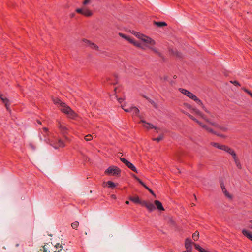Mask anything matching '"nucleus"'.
Here are the masks:
<instances>
[{
    "mask_svg": "<svg viewBox=\"0 0 252 252\" xmlns=\"http://www.w3.org/2000/svg\"><path fill=\"white\" fill-rule=\"evenodd\" d=\"M192 245H193V243L192 242L191 240L189 238H187L185 241V246L186 250H192Z\"/></svg>",
    "mask_w": 252,
    "mask_h": 252,
    "instance_id": "obj_11",
    "label": "nucleus"
},
{
    "mask_svg": "<svg viewBox=\"0 0 252 252\" xmlns=\"http://www.w3.org/2000/svg\"><path fill=\"white\" fill-rule=\"evenodd\" d=\"M207 252L206 251H205L204 249L202 250V252Z\"/></svg>",
    "mask_w": 252,
    "mask_h": 252,
    "instance_id": "obj_64",
    "label": "nucleus"
},
{
    "mask_svg": "<svg viewBox=\"0 0 252 252\" xmlns=\"http://www.w3.org/2000/svg\"><path fill=\"white\" fill-rule=\"evenodd\" d=\"M131 112L132 113L133 115H135L137 116L139 118H141V116L138 115L139 113V110L137 108H136V107H131Z\"/></svg>",
    "mask_w": 252,
    "mask_h": 252,
    "instance_id": "obj_17",
    "label": "nucleus"
},
{
    "mask_svg": "<svg viewBox=\"0 0 252 252\" xmlns=\"http://www.w3.org/2000/svg\"><path fill=\"white\" fill-rule=\"evenodd\" d=\"M92 136L91 135H87L85 136V140L87 141H90L92 139Z\"/></svg>",
    "mask_w": 252,
    "mask_h": 252,
    "instance_id": "obj_41",
    "label": "nucleus"
},
{
    "mask_svg": "<svg viewBox=\"0 0 252 252\" xmlns=\"http://www.w3.org/2000/svg\"><path fill=\"white\" fill-rule=\"evenodd\" d=\"M140 122L144 124V126L147 128H153L154 127V126L152 124L149 123H146L143 120H141Z\"/></svg>",
    "mask_w": 252,
    "mask_h": 252,
    "instance_id": "obj_20",
    "label": "nucleus"
},
{
    "mask_svg": "<svg viewBox=\"0 0 252 252\" xmlns=\"http://www.w3.org/2000/svg\"><path fill=\"white\" fill-rule=\"evenodd\" d=\"M118 100L120 103H121L123 101V99L122 98H118Z\"/></svg>",
    "mask_w": 252,
    "mask_h": 252,
    "instance_id": "obj_54",
    "label": "nucleus"
},
{
    "mask_svg": "<svg viewBox=\"0 0 252 252\" xmlns=\"http://www.w3.org/2000/svg\"><path fill=\"white\" fill-rule=\"evenodd\" d=\"M154 24L155 25H156L159 27H164V26H167L166 23H165L164 22H156V21H155L154 22Z\"/></svg>",
    "mask_w": 252,
    "mask_h": 252,
    "instance_id": "obj_24",
    "label": "nucleus"
},
{
    "mask_svg": "<svg viewBox=\"0 0 252 252\" xmlns=\"http://www.w3.org/2000/svg\"><path fill=\"white\" fill-rule=\"evenodd\" d=\"M53 100L55 104L58 105L60 107V110L66 114L68 118L71 119H75L77 116V114L71 110L65 103L62 102L58 98H54Z\"/></svg>",
    "mask_w": 252,
    "mask_h": 252,
    "instance_id": "obj_1",
    "label": "nucleus"
},
{
    "mask_svg": "<svg viewBox=\"0 0 252 252\" xmlns=\"http://www.w3.org/2000/svg\"><path fill=\"white\" fill-rule=\"evenodd\" d=\"M143 96L144 98H145L146 99H147V100H149V98H148L146 96H145V95H143Z\"/></svg>",
    "mask_w": 252,
    "mask_h": 252,
    "instance_id": "obj_60",
    "label": "nucleus"
},
{
    "mask_svg": "<svg viewBox=\"0 0 252 252\" xmlns=\"http://www.w3.org/2000/svg\"><path fill=\"white\" fill-rule=\"evenodd\" d=\"M149 101L150 102V103L153 105V106L156 108H158V105L155 103L153 100H152L151 99H149Z\"/></svg>",
    "mask_w": 252,
    "mask_h": 252,
    "instance_id": "obj_38",
    "label": "nucleus"
},
{
    "mask_svg": "<svg viewBox=\"0 0 252 252\" xmlns=\"http://www.w3.org/2000/svg\"><path fill=\"white\" fill-rule=\"evenodd\" d=\"M154 128H155V129L156 130V131H157V132H158V130H159V128H158V127H155V126H154Z\"/></svg>",
    "mask_w": 252,
    "mask_h": 252,
    "instance_id": "obj_53",
    "label": "nucleus"
},
{
    "mask_svg": "<svg viewBox=\"0 0 252 252\" xmlns=\"http://www.w3.org/2000/svg\"><path fill=\"white\" fill-rule=\"evenodd\" d=\"M143 96L144 98H145L146 99H147V100H149V98H148L146 96H145V95H143Z\"/></svg>",
    "mask_w": 252,
    "mask_h": 252,
    "instance_id": "obj_61",
    "label": "nucleus"
},
{
    "mask_svg": "<svg viewBox=\"0 0 252 252\" xmlns=\"http://www.w3.org/2000/svg\"><path fill=\"white\" fill-rule=\"evenodd\" d=\"M121 172V170L118 167L112 166L109 167L106 171L105 173L113 175H118Z\"/></svg>",
    "mask_w": 252,
    "mask_h": 252,
    "instance_id": "obj_3",
    "label": "nucleus"
},
{
    "mask_svg": "<svg viewBox=\"0 0 252 252\" xmlns=\"http://www.w3.org/2000/svg\"><path fill=\"white\" fill-rule=\"evenodd\" d=\"M46 246V245L43 246V250H41L40 251H38V252H50V251L48 250Z\"/></svg>",
    "mask_w": 252,
    "mask_h": 252,
    "instance_id": "obj_36",
    "label": "nucleus"
},
{
    "mask_svg": "<svg viewBox=\"0 0 252 252\" xmlns=\"http://www.w3.org/2000/svg\"><path fill=\"white\" fill-rule=\"evenodd\" d=\"M129 202L128 201H126V204H129Z\"/></svg>",
    "mask_w": 252,
    "mask_h": 252,
    "instance_id": "obj_63",
    "label": "nucleus"
},
{
    "mask_svg": "<svg viewBox=\"0 0 252 252\" xmlns=\"http://www.w3.org/2000/svg\"><path fill=\"white\" fill-rule=\"evenodd\" d=\"M237 167L239 168V169H241L242 168V166H241V164L240 163V162L239 161V159L238 160H236L235 161H234Z\"/></svg>",
    "mask_w": 252,
    "mask_h": 252,
    "instance_id": "obj_34",
    "label": "nucleus"
},
{
    "mask_svg": "<svg viewBox=\"0 0 252 252\" xmlns=\"http://www.w3.org/2000/svg\"><path fill=\"white\" fill-rule=\"evenodd\" d=\"M242 233L245 236L252 241V234L251 232L246 230H243Z\"/></svg>",
    "mask_w": 252,
    "mask_h": 252,
    "instance_id": "obj_21",
    "label": "nucleus"
},
{
    "mask_svg": "<svg viewBox=\"0 0 252 252\" xmlns=\"http://www.w3.org/2000/svg\"><path fill=\"white\" fill-rule=\"evenodd\" d=\"M50 145L52 146L54 148L58 149L59 148H62L65 146L63 141L59 139L57 141H50Z\"/></svg>",
    "mask_w": 252,
    "mask_h": 252,
    "instance_id": "obj_6",
    "label": "nucleus"
},
{
    "mask_svg": "<svg viewBox=\"0 0 252 252\" xmlns=\"http://www.w3.org/2000/svg\"><path fill=\"white\" fill-rule=\"evenodd\" d=\"M199 232L198 231H195L193 234H192V238L194 241H197L199 238Z\"/></svg>",
    "mask_w": 252,
    "mask_h": 252,
    "instance_id": "obj_27",
    "label": "nucleus"
},
{
    "mask_svg": "<svg viewBox=\"0 0 252 252\" xmlns=\"http://www.w3.org/2000/svg\"><path fill=\"white\" fill-rule=\"evenodd\" d=\"M122 107L124 110V111L126 112H131V107H130L129 108H127V109L125 108L123 106H122Z\"/></svg>",
    "mask_w": 252,
    "mask_h": 252,
    "instance_id": "obj_46",
    "label": "nucleus"
},
{
    "mask_svg": "<svg viewBox=\"0 0 252 252\" xmlns=\"http://www.w3.org/2000/svg\"><path fill=\"white\" fill-rule=\"evenodd\" d=\"M71 225L73 229H76L79 225V222L78 221H75L73 222Z\"/></svg>",
    "mask_w": 252,
    "mask_h": 252,
    "instance_id": "obj_32",
    "label": "nucleus"
},
{
    "mask_svg": "<svg viewBox=\"0 0 252 252\" xmlns=\"http://www.w3.org/2000/svg\"><path fill=\"white\" fill-rule=\"evenodd\" d=\"M82 15L87 17H89L92 16V12L90 10L87 8H83V12Z\"/></svg>",
    "mask_w": 252,
    "mask_h": 252,
    "instance_id": "obj_22",
    "label": "nucleus"
},
{
    "mask_svg": "<svg viewBox=\"0 0 252 252\" xmlns=\"http://www.w3.org/2000/svg\"><path fill=\"white\" fill-rule=\"evenodd\" d=\"M154 202H155V205L156 206L157 209H158L159 210H161V211L164 210V209L161 203L159 201L155 200Z\"/></svg>",
    "mask_w": 252,
    "mask_h": 252,
    "instance_id": "obj_19",
    "label": "nucleus"
},
{
    "mask_svg": "<svg viewBox=\"0 0 252 252\" xmlns=\"http://www.w3.org/2000/svg\"><path fill=\"white\" fill-rule=\"evenodd\" d=\"M234 152V151L231 148H229L228 149H227V151L226 152H227L228 153L230 154V155H231L233 152Z\"/></svg>",
    "mask_w": 252,
    "mask_h": 252,
    "instance_id": "obj_47",
    "label": "nucleus"
},
{
    "mask_svg": "<svg viewBox=\"0 0 252 252\" xmlns=\"http://www.w3.org/2000/svg\"><path fill=\"white\" fill-rule=\"evenodd\" d=\"M89 46H90L93 49H95L96 50H99V47L94 43H90V45Z\"/></svg>",
    "mask_w": 252,
    "mask_h": 252,
    "instance_id": "obj_29",
    "label": "nucleus"
},
{
    "mask_svg": "<svg viewBox=\"0 0 252 252\" xmlns=\"http://www.w3.org/2000/svg\"><path fill=\"white\" fill-rule=\"evenodd\" d=\"M91 2V0H85L83 2V4L84 5L90 4Z\"/></svg>",
    "mask_w": 252,
    "mask_h": 252,
    "instance_id": "obj_42",
    "label": "nucleus"
},
{
    "mask_svg": "<svg viewBox=\"0 0 252 252\" xmlns=\"http://www.w3.org/2000/svg\"><path fill=\"white\" fill-rule=\"evenodd\" d=\"M107 184L109 188H113L117 186V184L110 181H108Z\"/></svg>",
    "mask_w": 252,
    "mask_h": 252,
    "instance_id": "obj_28",
    "label": "nucleus"
},
{
    "mask_svg": "<svg viewBox=\"0 0 252 252\" xmlns=\"http://www.w3.org/2000/svg\"><path fill=\"white\" fill-rule=\"evenodd\" d=\"M122 154L121 153H119L117 154V157H120V156H122Z\"/></svg>",
    "mask_w": 252,
    "mask_h": 252,
    "instance_id": "obj_56",
    "label": "nucleus"
},
{
    "mask_svg": "<svg viewBox=\"0 0 252 252\" xmlns=\"http://www.w3.org/2000/svg\"><path fill=\"white\" fill-rule=\"evenodd\" d=\"M209 124H210V125H211L217 128H219L223 131H226L227 130V128L226 127L221 126L220 125H219V124H217L216 123L212 122L211 121L210 122Z\"/></svg>",
    "mask_w": 252,
    "mask_h": 252,
    "instance_id": "obj_10",
    "label": "nucleus"
},
{
    "mask_svg": "<svg viewBox=\"0 0 252 252\" xmlns=\"http://www.w3.org/2000/svg\"><path fill=\"white\" fill-rule=\"evenodd\" d=\"M229 147H228V146H226L225 145H222L221 146V147H220V149L221 150H224L226 152L227 151V149L229 148Z\"/></svg>",
    "mask_w": 252,
    "mask_h": 252,
    "instance_id": "obj_37",
    "label": "nucleus"
},
{
    "mask_svg": "<svg viewBox=\"0 0 252 252\" xmlns=\"http://www.w3.org/2000/svg\"><path fill=\"white\" fill-rule=\"evenodd\" d=\"M231 155L232 156L233 158V159H234V161H235L236 160H238V159H238V157H237V155H236V153H235V152H234L231 154Z\"/></svg>",
    "mask_w": 252,
    "mask_h": 252,
    "instance_id": "obj_39",
    "label": "nucleus"
},
{
    "mask_svg": "<svg viewBox=\"0 0 252 252\" xmlns=\"http://www.w3.org/2000/svg\"><path fill=\"white\" fill-rule=\"evenodd\" d=\"M215 134L218 136L221 137H225V136L224 135L220 134L219 133H217V132H216V134Z\"/></svg>",
    "mask_w": 252,
    "mask_h": 252,
    "instance_id": "obj_51",
    "label": "nucleus"
},
{
    "mask_svg": "<svg viewBox=\"0 0 252 252\" xmlns=\"http://www.w3.org/2000/svg\"><path fill=\"white\" fill-rule=\"evenodd\" d=\"M186 115H187L189 118H190L191 120H192L193 121H194L195 120V118L193 117L192 115H190L188 113H187V112H184Z\"/></svg>",
    "mask_w": 252,
    "mask_h": 252,
    "instance_id": "obj_40",
    "label": "nucleus"
},
{
    "mask_svg": "<svg viewBox=\"0 0 252 252\" xmlns=\"http://www.w3.org/2000/svg\"><path fill=\"white\" fill-rule=\"evenodd\" d=\"M121 161L123 162L128 168L132 170L133 171L138 173L136 167L134 166V165L128 161L127 160L125 159V158L120 157Z\"/></svg>",
    "mask_w": 252,
    "mask_h": 252,
    "instance_id": "obj_4",
    "label": "nucleus"
},
{
    "mask_svg": "<svg viewBox=\"0 0 252 252\" xmlns=\"http://www.w3.org/2000/svg\"><path fill=\"white\" fill-rule=\"evenodd\" d=\"M149 49H151L154 52L160 55V53L158 52V50L154 47H153V46H149Z\"/></svg>",
    "mask_w": 252,
    "mask_h": 252,
    "instance_id": "obj_30",
    "label": "nucleus"
},
{
    "mask_svg": "<svg viewBox=\"0 0 252 252\" xmlns=\"http://www.w3.org/2000/svg\"><path fill=\"white\" fill-rule=\"evenodd\" d=\"M221 188L222 189V190L225 195L229 199L232 198V196L226 190L224 185L223 183L221 184Z\"/></svg>",
    "mask_w": 252,
    "mask_h": 252,
    "instance_id": "obj_15",
    "label": "nucleus"
},
{
    "mask_svg": "<svg viewBox=\"0 0 252 252\" xmlns=\"http://www.w3.org/2000/svg\"><path fill=\"white\" fill-rule=\"evenodd\" d=\"M130 43L133 44L135 46L139 47L141 49H145L144 47H143V46H142L141 43L135 42L133 40H132V42H130Z\"/></svg>",
    "mask_w": 252,
    "mask_h": 252,
    "instance_id": "obj_25",
    "label": "nucleus"
},
{
    "mask_svg": "<svg viewBox=\"0 0 252 252\" xmlns=\"http://www.w3.org/2000/svg\"><path fill=\"white\" fill-rule=\"evenodd\" d=\"M200 105L201 106V107H202V108L204 110V111H205L206 112H207V113H208V114H210V112H209V111H208L207 110V109H206V108L204 106V105H203V104H202V105Z\"/></svg>",
    "mask_w": 252,
    "mask_h": 252,
    "instance_id": "obj_50",
    "label": "nucleus"
},
{
    "mask_svg": "<svg viewBox=\"0 0 252 252\" xmlns=\"http://www.w3.org/2000/svg\"><path fill=\"white\" fill-rule=\"evenodd\" d=\"M195 114L200 116L203 119H204L207 123L209 124L211 120L208 118H207L203 114H202L201 112L196 109H193Z\"/></svg>",
    "mask_w": 252,
    "mask_h": 252,
    "instance_id": "obj_12",
    "label": "nucleus"
},
{
    "mask_svg": "<svg viewBox=\"0 0 252 252\" xmlns=\"http://www.w3.org/2000/svg\"><path fill=\"white\" fill-rule=\"evenodd\" d=\"M164 81H168V76L167 75H164L163 77L161 78Z\"/></svg>",
    "mask_w": 252,
    "mask_h": 252,
    "instance_id": "obj_49",
    "label": "nucleus"
},
{
    "mask_svg": "<svg viewBox=\"0 0 252 252\" xmlns=\"http://www.w3.org/2000/svg\"><path fill=\"white\" fill-rule=\"evenodd\" d=\"M211 145L214 147H215L218 149H220L221 146L222 145H220L219 144L215 142H211Z\"/></svg>",
    "mask_w": 252,
    "mask_h": 252,
    "instance_id": "obj_31",
    "label": "nucleus"
},
{
    "mask_svg": "<svg viewBox=\"0 0 252 252\" xmlns=\"http://www.w3.org/2000/svg\"><path fill=\"white\" fill-rule=\"evenodd\" d=\"M186 105L188 107V108H190V106L189 104H186Z\"/></svg>",
    "mask_w": 252,
    "mask_h": 252,
    "instance_id": "obj_62",
    "label": "nucleus"
},
{
    "mask_svg": "<svg viewBox=\"0 0 252 252\" xmlns=\"http://www.w3.org/2000/svg\"><path fill=\"white\" fill-rule=\"evenodd\" d=\"M76 12L83 14V8H78L76 10Z\"/></svg>",
    "mask_w": 252,
    "mask_h": 252,
    "instance_id": "obj_44",
    "label": "nucleus"
},
{
    "mask_svg": "<svg viewBox=\"0 0 252 252\" xmlns=\"http://www.w3.org/2000/svg\"><path fill=\"white\" fill-rule=\"evenodd\" d=\"M243 90L246 93H247L249 94H250L251 97H252V93L248 89H246L245 88H243Z\"/></svg>",
    "mask_w": 252,
    "mask_h": 252,
    "instance_id": "obj_43",
    "label": "nucleus"
},
{
    "mask_svg": "<svg viewBox=\"0 0 252 252\" xmlns=\"http://www.w3.org/2000/svg\"><path fill=\"white\" fill-rule=\"evenodd\" d=\"M0 98L3 102V103H4L5 106L7 109V110H8V106L9 105V100L4 95L1 94L0 95Z\"/></svg>",
    "mask_w": 252,
    "mask_h": 252,
    "instance_id": "obj_13",
    "label": "nucleus"
},
{
    "mask_svg": "<svg viewBox=\"0 0 252 252\" xmlns=\"http://www.w3.org/2000/svg\"><path fill=\"white\" fill-rule=\"evenodd\" d=\"M175 55H176L177 56L179 57H181V55H180V53L179 52H178V51H176V52H175Z\"/></svg>",
    "mask_w": 252,
    "mask_h": 252,
    "instance_id": "obj_52",
    "label": "nucleus"
},
{
    "mask_svg": "<svg viewBox=\"0 0 252 252\" xmlns=\"http://www.w3.org/2000/svg\"><path fill=\"white\" fill-rule=\"evenodd\" d=\"M83 42H84V43L87 44L89 46H90V43H91V42L90 41H89V40H88L87 39H83Z\"/></svg>",
    "mask_w": 252,
    "mask_h": 252,
    "instance_id": "obj_48",
    "label": "nucleus"
},
{
    "mask_svg": "<svg viewBox=\"0 0 252 252\" xmlns=\"http://www.w3.org/2000/svg\"><path fill=\"white\" fill-rule=\"evenodd\" d=\"M142 41L145 43V46L149 48V46H154L156 43L153 39L146 35L144 36Z\"/></svg>",
    "mask_w": 252,
    "mask_h": 252,
    "instance_id": "obj_5",
    "label": "nucleus"
},
{
    "mask_svg": "<svg viewBox=\"0 0 252 252\" xmlns=\"http://www.w3.org/2000/svg\"><path fill=\"white\" fill-rule=\"evenodd\" d=\"M128 198L130 201L135 203H139L141 204V202H142L140 201L139 197L137 196L134 197L130 196Z\"/></svg>",
    "mask_w": 252,
    "mask_h": 252,
    "instance_id": "obj_18",
    "label": "nucleus"
},
{
    "mask_svg": "<svg viewBox=\"0 0 252 252\" xmlns=\"http://www.w3.org/2000/svg\"><path fill=\"white\" fill-rule=\"evenodd\" d=\"M163 139V135H161L158 137L153 138V140L154 141H156L157 142H159L160 141L162 140Z\"/></svg>",
    "mask_w": 252,
    "mask_h": 252,
    "instance_id": "obj_33",
    "label": "nucleus"
},
{
    "mask_svg": "<svg viewBox=\"0 0 252 252\" xmlns=\"http://www.w3.org/2000/svg\"><path fill=\"white\" fill-rule=\"evenodd\" d=\"M133 177L141 185H142L145 189H146L153 195H154V196H155V193H154V192L150 189H149L147 186H146L145 184L141 181L140 180L137 176H136L135 175H132Z\"/></svg>",
    "mask_w": 252,
    "mask_h": 252,
    "instance_id": "obj_8",
    "label": "nucleus"
},
{
    "mask_svg": "<svg viewBox=\"0 0 252 252\" xmlns=\"http://www.w3.org/2000/svg\"><path fill=\"white\" fill-rule=\"evenodd\" d=\"M119 35L122 37V38H125V39L128 40L129 42H132V39L130 38L128 36H126V35H125V34L122 33H119Z\"/></svg>",
    "mask_w": 252,
    "mask_h": 252,
    "instance_id": "obj_26",
    "label": "nucleus"
},
{
    "mask_svg": "<svg viewBox=\"0 0 252 252\" xmlns=\"http://www.w3.org/2000/svg\"><path fill=\"white\" fill-rule=\"evenodd\" d=\"M194 121L197 124H198L201 127L204 128L207 131L213 134H216V132L212 128L208 126L203 124L202 123L198 121L196 119H195V120H194Z\"/></svg>",
    "mask_w": 252,
    "mask_h": 252,
    "instance_id": "obj_7",
    "label": "nucleus"
},
{
    "mask_svg": "<svg viewBox=\"0 0 252 252\" xmlns=\"http://www.w3.org/2000/svg\"><path fill=\"white\" fill-rule=\"evenodd\" d=\"M55 247L56 250L54 251V252H66L65 250L63 249L62 245L59 243H57L55 246Z\"/></svg>",
    "mask_w": 252,
    "mask_h": 252,
    "instance_id": "obj_16",
    "label": "nucleus"
},
{
    "mask_svg": "<svg viewBox=\"0 0 252 252\" xmlns=\"http://www.w3.org/2000/svg\"><path fill=\"white\" fill-rule=\"evenodd\" d=\"M111 197L114 199H116V197L115 195H112Z\"/></svg>",
    "mask_w": 252,
    "mask_h": 252,
    "instance_id": "obj_59",
    "label": "nucleus"
},
{
    "mask_svg": "<svg viewBox=\"0 0 252 252\" xmlns=\"http://www.w3.org/2000/svg\"><path fill=\"white\" fill-rule=\"evenodd\" d=\"M43 130H44V132H46L48 131V129L47 128H46V127H44L43 128Z\"/></svg>",
    "mask_w": 252,
    "mask_h": 252,
    "instance_id": "obj_57",
    "label": "nucleus"
},
{
    "mask_svg": "<svg viewBox=\"0 0 252 252\" xmlns=\"http://www.w3.org/2000/svg\"><path fill=\"white\" fill-rule=\"evenodd\" d=\"M59 127L61 129L63 134H65L66 133L68 128L66 127L64 124L62 123L61 122H59Z\"/></svg>",
    "mask_w": 252,
    "mask_h": 252,
    "instance_id": "obj_14",
    "label": "nucleus"
},
{
    "mask_svg": "<svg viewBox=\"0 0 252 252\" xmlns=\"http://www.w3.org/2000/svg\"><path fill=\"white\" fill-rule=\"evenodd\" d=\"M179 91H180L181 93H182V94L187 95L190 98L192 99V100L195 101L196 102H197L198 104H199L200 105H202V103L201 101V100L200 99H199L194 94H193L191 92L188 91V90H187L186 89H182V88L179 89Z\"/></svg>",
    "mask_w": 252,
    "mask_h": 252,
    "instance_id": "obj_2",
    "label": "nucleus"
},
{
    "mask_svg": "<svg viewBox=\"0 0 252 252\" xmlns=\"http://www.w3.org/2000/svg\"><path fill=\"white\" fill-rule=\"evenodd\" d=\"M141 204L146 207L147 208V209H148L150 211H152L155 209V207L154 205L151 203L147 202L145 201H143L141 202Z\"/></svg>",
    "mask_w": 252,
    "mask_h": 252,
    "instance_id": "obj_9",
    "label": "nucleus"
},
{
    "mask_svg": "<svg viewBox=\"0 0 252 252\" xmlns=\"http://www.w3.org/2000/svg\"><path fill=\"white\" fill-rule=\"evenodd\" d=\"M133 35H134L136 37H137L138 38L141 39L142 40V39L144 38L145 35L141 34V33H139L137 32L133 31L132 32Z\"/></svg>",
    "mask_w": 252,
    "mask_h": 252,
    "instance_id": "obj_23",
    "label": "nucleus"
},
{
    "mask_svg": "<svg viewBox=\"0 0 252 252\" xmlns=\"http://www.w3.org/2000/svg\"><path fill=\"white\" fill-rule=\"evenodd\" d=\"M230 83L233 84L235 86H240V83L237 81H230Z\"/></svg>",
    "mask_w": 252,
    "mask_h": 252,
    "instance_id": "obj_45",
    "label": "nucleus"
},
{
    "mask_svg": "<svg viewBox=\"0 0 252 252\" xmlns=\"http://www.w3.org/2000/svg\"><path fill=\"white\" fill-rule=\"evenodd\" d=\"M192 252V250H186V251H185L183 252Z\"/></svg>",
    "mask_w": 252,
    "mask_h": 252,
    "instance_id": "obj_55",
    "label": "nucleus"
},
{
    "mask_svg": "<svg viewBox=\"0 0 252 252\" xmlns=\"http://www.w3.org/2000/svg\"><path fill=\"white\" fill-rule=\"evenodd\" d=\"M64 139L66 140V141H69V139L68 137H67L66 136H64Z\"/></svg>",
    "mask_w": 252,
    "mask_h": 252,
    "instance_id": "obj_58",
    "label": "nucleus"
},
{
    "mask_svg": "<svg viewBox=\"0 0 252 252\" xmlns=\"http://www.w3.org/2000/svg\"><path fill=\"white\" fill-rule=\"evenodd\" d=\"M193 245L194 246V247H195V248L198 250V251H199L200 252H202V250H203V249H202V248H201V247L195 244V243H193Z\"/></svg>",
    "mask_w": 252,
    "mask_h": 252,
    "instance_id": "obj_35",
    "label": "nucleus"
}]
</instances>
